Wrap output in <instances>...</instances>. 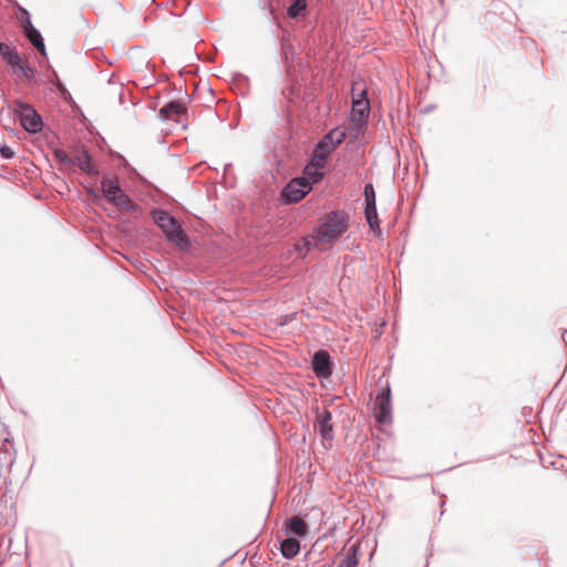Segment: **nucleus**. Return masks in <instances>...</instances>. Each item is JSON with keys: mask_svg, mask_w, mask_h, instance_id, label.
<instances>
[{"mask_svg": "<svg viewBox=\"0 0 567 567\" xmlns=\"http://www.w3.org/2000/svg\"><path fill=\"white\" fill-rule=\"evenodd\" d=\"M350 216L343 209H333L321 215V247L339 240L349 229Z\"/></svg>", "mask_w": 567, "mask_h": 567, "instance_id": "nucleus-1", "label": "nucleus"}, {"mask_svg": "<svg viewBox=\"0 0 567 567\" xmlns=\"http://www.w3.org/2000/svg\"><path fill=\"white\" fill-rule=\"evenodd\" d=\"M370 100L367 87H359L354 82L351 89V111L350 121L355 126L357 132H363L370 116Z\"/></svg>", "mask_w": 567, "mask_h": 567, "instance_id": "nucleus-2", "label": "nucleus"}, {"mask_svg": "<svg viewBox=\"0 0 567 567\" xmlns=\"http://www.w3.org/2000/svg\"><path fill=\"white\" fill-rule=\"evenodd\" d=\"M152 217L168 241L181 248L188 247V237L175 217L158 208L152 210Z\"/></svg>", "mask_w": 567, "mask_h": 567, "instance_id": "nucleus-3", "label": "nucleus"}, {"mask_svg": "<svg viewBox=\"0 0 567 567\" xmlns=\"http://www.w3.org/2000/svg\"><path fill=\"white\" fill-rule=\"evenodd\" d=\"M346 128L333 127L323 136H321V181L323 179L326 172L324 166L331 158V154L337 150L339 145L346 140Z\"/></svg>", "mask_w": 567, "mask_h": 567, "instance_id": "nucleus-4", "label": "nucleus"}, {"mask_svg": "<svg viewBox=\"0 0 567 567\" xmlns=\"http://www.w3.org/2000/svg\"><path fill=\"white\" fill-rule=\"evenodd\" d=\"M373 416L381 425L392 423V394L389 384L378 391L373 406Z\"/></svg>", "mask_w": 567, "mask_h": 567, "instance_id": "nucleus-5", "label": "nucleus"}, {"mask_svg": "<svg viewBox=\"0 0 567 567\" xmlns=\"http://www.w3.org/2000/svg\"><path fill=\"white\" fill-rule=\"evenodd\" d=\"M312 189L311 183L305 177L292 178L280 192V202L285 205L301 200Z\"/></svg>", "mask_w": 567, "mask_h": 567, "instance_id": "nucleus-6", "label": "nucleus"}, {"mask_svg": "<svg viewBox=\"0 0 567 567\" xmlns=\"http://www.w3.org/2000/svg\"><path fill=\"white\" fill-rule=\"evenodd\" d=\"M17 114L21 126L29 133L35 134L42 131L41 115L28 103H17Z\"/></svg>", "mask_w": 567, "mask_h": 567, "instance_id": "nucleus-7", "label": "nucleus"}, {"mask_svg": "<svg viewBox=\"0 0 567 567\" xmlns=\"http://www.w3.org/2000/svg\"><path fill=\"white\" fill-rule=\"evenodd\" d=\"M0 56L12 74H17V69L20 68L21 62L24 60L14 47L6 42H0Z\"/></svg>", "mask_w": 567, "mask_h": 567, "instance_id": "nucleus-8", "label": "nucleus"}, {"mask_svg": "<svg viewBox=\"0 0 567 567\" xmlns=\"http://www.w3.org/2000/svg\"><path fill=\"white\" fill-rule=\"evenodd\" d=\"M22 32L33 48L38 50L41 55L47 56L44 40L40 31L32 23H27V27L22 28Z\"/></svg>", "mask_w": 567, "mask_h": 567, "instance_id": "nucleus-9", "label": "nucleus"}, {"mask_svg": "<svg viewBox=\"0 0 567 567\" xmlns=\"http://www.w3.org/2000/svg\"><path fill=\"white\" fill-rule=\"evenodd\" d=\"M284 532L286 536L303 537L308 533V526L301 517L292 516L286 520Z\"/></svg>", "mask_w": 567, "mask_h": 567, "instance_id": "nucleus-10", "label": "nucleus"}, {"mask_svg": "<svg viewBox=\"0 0 567 567\" xmlns=\"http://www.w3.org/2000/svg\"><path fill=\"white\" fill-rule=\"evenodd\" d=\"M323 512L321 511V530L326 528L324 533H321L320 539L321 543H326L324 548H328L330 545L336 543V533L338 532L339 520H332L329 525L327 522H323Z\"/></svg>", "mask_w": 567, "mask_h": 567, "instance_id": "nucleus-11", "label": "nucleus"}, {"mask_svg": "<svg viewBox=\"0 0 567 567\" xmlns=\"http://www.w3.org/2000/svg\"><path fill=\"white\" fill-rule=\"evenodd\" d=\"M300 550V543L293 536H287L285 539L280 542V551L281 555L287 558H293Z\"/></svg>", "mask_w": 567, "mask_h": 567, "instance_id": "nucleus-12", "label": "nucleus"}, {"mask_svg": "<svg viewBox=\"0 0 567 567\" xmlns=\"http://www.w3.org/2000/svg\"><path fill=\"white\" fill-rule=\"evenodd\" d=\"M110 203L130 213H134L138 209V205L135 204L123 190H121L115 197H110Z\"/></svg>", "mask_w": 567, "mask_h": 567, "instance_id": "nucleus-13", "label": "nucleus"}, {"mask_svg": "<svg viewBox=\"0 0 567 567\" xmlns=\"http://www.w3.org/2000/svg\"><path fill=\"white\" fill-rule=\"evenodd\" d=\"M102 193L105 198L110 202V197H115L122 190L116 177L107 178L104 177L101 182Z\"/></svg>", "mask_w": 567, "mask_h": 567, "instance_id": "nucleus-14", "label": "nucleus"}, {"mask_svg": "<svg viewBox=\"0 0 567 567\" xmlns=\"http://www.w3.org/2000/svg\"><path fill=\"white\" fill-rule=\"evenodd\" d=\"M334 369V363L327 350L321 349V386L322 381L330 378Z\"/></svg>", "mask_w": 567, "mask_h": 567, "instance_id": "nucleus-15", "label": "nucleus"}, {"mask_svg": "<svg viewBox=\"0 0 567 567\" xmlns=\"http://www.w3.org/2000/svg\"><path fill=\"white\" fill-rule=\"evenodd\" d=\"M307 168L310 169L312 183H317L319 181V142L313 145L310 166Z\"/></svg>", "mask_w": 567, "mask_h": 567, "instance_id": "nucleus-16", "label": "nucleus"}, {"mask_svg": "<svg viewBox=\"0 0 567 567\" xmlns=\"http://www.w3.org/2000/svg\"><path fill=\"white\" fill-rule=\"evenodd\" d=\"M74 164L84 173H92L91 156L87 151H81L74 158Z\"/></svg>", "mask_w": 567, "mask_h": 567, "instance_id": "nucleus-17", "label": "nucleus"}, {"mask_svg": "<svg viewBox=\"0 0 567 567\" xmlns=\"http://www.w3.org/2000/svg\"><path fill=\"white\" fill-rule=\"evenodd\" d=\"M334 437L333 425H323V419L321 420V446L324 450L332 447V441Z\"/></svg>", "mask_w": 567, "mask_h": 567, "instance_id": "nucleus-18", "label": "nucleus"}, {"mask_svg": "<svg viewBox=\"0 0 567 567\" xmlns=\"http://www.w3.org/2000/svg\"><path fill=\"white\" fill-rule=\"evenodd\" d=\"M316 234L319 235V228L313 227V236L311 237V239L306 237L301 240V243H298L296 245V249L299 257L306 256V254L310 250L311 245H317Z\"/></svg>", "mask_w": 567, "mask_h": 567, "instance_id": "nucleus-19", "label": "nucleus"}, {"mask_svg": "<svg viewBox=\"0 0 567 567\" xmlns=\"http://www.w3.org/2000/svg\"><path fill=\"white\" fill-rule=\"evenodd\" d=\"M183 110V105L178 101H171L161 109L159 114L163 117L169 118L172 116L179 115Z\"/></svg>", "mask_w": 567, "mask_h": 567, "instance_id": "nucleus-20", "label": "nucleus"}, {"mask_svg": "<svg viewBox=\"0 0 567 567\" xmlns=\"http://www.w3.org/2000/svg\"><path fill=\"white\" fill-rule=\"evenodd\" d=\"M307 8V0H293V2L287 8V14L291 19H296Z\"/></svg>", "mask_w": 567, "mask_h": 567, "instance_id": "nucleus-21", "label": "nucleus"}, {"mask_svg": "<svg viewBox=\"0 0 567 567\" xmlns=\"http://www.w3.org/2000/svg\"><path fill=\"white\" fill-rule=\"evenodd\" d=\"M359 564L358 554L353 548H350L343 559L337 565V567H357Z\"/></svg>", "mask_w": 567, "mask_h": 567, "instance_id": "nucleus-22", "label": "nucleus"}, {"mask_svg": "<svg viewBox=\"0 0 567 567\" xmlns=\"http://www.w3.org/2000/svg\"><path fill=\"white\" fill-rule=\"evenodd\" d=\"M34 68L31 66L27 60H23L20 64V68L17 69L16 75H22L25 80L32 81L34 79Z\"/></svg>", "mask_w": 567, "mask_h": 567, "instance_id": "nucleus-23", "label": "nucleus"}, {"mask_svg": "<svg viewBox=\"0 0 567 567\" xmlns=\"http://www.w3.org/2000/svg\"><path fill=\"white\" fill-rule=\"evenodd\" d=\"M364 218L369 225V229L374 234V236L381 237L382 230L380 228V219L378 214L364 216Z\"/></svg>", "mask_w": 567, "mask_h": 567, "instance_id": "nucleus-24", "label": "nucleus"}, {"mask_svg": "<svg viewBox=\"0 0 567 567\" xmlns=\"http://www.w3.org/2000/svg\"><path fill=\"white\" fill-rule=\"evenodd\" d=\"M364 216L378 214L377 196L364 198Z\"/></svg>", "mask_w": 567, "mask_h": 567, "instance_id": "nucleus-25", "label": "nucleus"}, {"mask_svg": "<svg viewBox=\"0 0 567 567\" xmlns=\"http://www.w3.org/2000/svg\"><path fill=\"white\" fill-rule=\"evenodd\" d=\"M53 155H54V158L63 164H66V165H73L74 164V161L72 157H70L65 151L63 150H55L53 152Z\"/></svg>", "mask_w": 567, "mask_h": 567, "instance_id": "nucleus-26", "label": "nucleus"}, {"mask_svg": "<svg viewBox=\"0 0 567 567\" xmlns=\"http://www.w3.org/2000/svg\"><path fill=\"white\" fill-rule=\"evenodd\" d=\"M19 21H20L21 29L23 27H27V23H32L30 13L27 9H24V8L19 9Z\"/></svg>", "mask_w": 567, "mask_h": 567, "instance_id": "nucleus-27", "label": "nucleus"}, {"mask_svg": "<svg viewBox=\"0 0 567 567\" xmlns=\"http://www.w3.org/2000/svg\"><path fill=\"white\" fill-rule=\"evenodd\" d=\"M319 350H316L311 355V369L313 373L319 378Z\"/></svg>", "mask_w": 567, "mask_h": 567, "instance_id": "nucleus-28", "label": "nucleus"}, {"mask_svg": "<svg viewBox=\"0 0 567 567\" xmlns=\"http://www.w3.org/2000/svg\"><path fill=\"white\" fill-rule=\"evenodd\" d=\"M0 155L6 159H10L14 156V152L10 146L3 145L0 147Z\"/></svg>", "mask_w": 567, "mask_h": 567, "instance_id": "nucleus-29", "label": "nucleus"}, {"mask_svg": "<svg viewBox=\"0 0 567 567\" xmlns=\"http://www.w3.org/2000/svg\"><path fill=\"white\" fill-rule=\"evenodd\" d=\"M363 196L364 198L375 196V189L372 183H367L363 187Z\"/></svg>", "mask_w": 567, "mask_h": 567, "instance_id": "nucleus-30", "label": "nucleus"}, {"mask_svg": "<svg viewBox=\"0 0 567 567\" xmlns=\"http://www.w3.org/2000/svg\"><path fill=\"white\" fill-rule=\"evenodd\" d=\"M54 76H55V81L53 82L55 87L58 89V91L62 94V95H65V94H69L65 85L60 81V79L58 78L56 73L54 72Z\"/></svg>", "mask_w": 567, "mask_h": 567, "instance_id": "nucleus-31", "label": "nucleus"}, {"mask_svg": "<svg viewBox=\"0 0 567 567\" xmlns=\"http://www.w3.org/2000/svg\"><path fill=\"white\" fill-rule=\"evenodd\" d=\"M323 419V425H330L331 423V412H329L327 409L321 410V420Z\"/></svg>", "mask_w": 567, "mask_h": 567, "instance_id": "nucleus-32", "label": "nucleus"}, {"mask_svg": "<svg viewBox=\"0 0 567 567\" xmlns=\"http://www.w3.org/2000/svg\"><path fill=\"white\" fill-rule=\"evenodd\" d=\"M316 412V417L313 420V427L317 429V424L319 423V414H318V410L316 409L315 410Z\"/></svg>", "mask_w": 567, "mask_h": 567, "instance_id": "nucleus-33", "label": "nucleus"}, {"mask_svg": "<svg viewBox=\"0 0 567 567\" xmlns=\"http://www.w3.org/2000/svg\"><path fill=\"white\" fill-rule=\"evenodd\" d=\"M328 402H329V403H331V402H332V399H329V400H326V399H324V400H323V399L321 398V404L326 405Z\"/></svg>", "mask_w": 567, "mask_h": 567, "instance_id": "nucleus-34", "label": "nucleus"}, {"mask_svg": "<svg viewBox=\"0 0 567 567\" xmlns=\"http://www.w3.org/2000/svg\"><path fill=\"white\" fill-rule=\"evenodd\" d=\"M566 336H567V330H564V331H563V338L565 339V338H566Z\"/></svg>", "mask_w": 567, "mask_h": 567, "instance_id": "nucleus-35", "label": "nucleus"}]
</instances>
